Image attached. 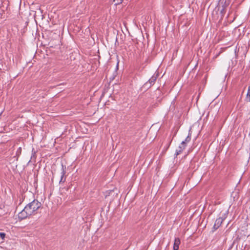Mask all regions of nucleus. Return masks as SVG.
<instances>
[{
  "mask_svg": "<svg viewBox=\"0 0 250 250\" xmlns=\"http://www.w3.org/2000/svg\"><path fill=\"white\" fill-rule=\"evenodd\" d=\"M225 219V217L224 218L223 217H219L217 218L214 223L213 226V229L215 230H216L222 224L223 220Z\"/></svg>",
  "mask_w": 250,
  "mask_h": 250,
  "instance_id": "4",
  "label": "nucleus"
},
{
  "mask_svg": "<svg viewBox=\"0 0 250 250\" xmlns=\"http://www.w3.org/2000/svg\"><path fill=\"white\" fill-rule=\"evenodd\" d=\"M158 75L152 76L149 80L144 84V87L146 88H149L154 84L157 78Z\"/></svg>",
  "mask_w": 250,
  "mask_h": 250,
  "instance_id": "2",
  "label": "nucleus"
},
{
  "mask_svg": "<svg viewBox=\"0 0 250 250\" xmlns=\"http://www.w3.org/2000/svg\"><path fill=\"white\" fill-rule=\"evenodd\" d=\"M5 236V234L3 232H0V236L1 237L2 239H4Z\"/></svg>",
  "mask_w": 250,
  "mask_h": 250,
  "instance_id": "11",
  "label": "nucleus"
},
{
  "mask_svg": "<svg viewBox=\"0 0 250 250\" xmlns=\"http://www.w3.org/2000/svg\"><path fill=\"white\" fill-rule=\"evenodd\" d=\"M123 0H117V2L115 3V4H119L122 2ZM116 0H113V1L115 2Z\"/></svg>",
  "mask_w": 250,
  "mask_h": 250,
  "instance_id": "10",
  "label": "nucleus"
},
{
  "mask_svg": "<svg viewBox=\"0 0 250 250\" xmlns=\"http://www.w3.org/2000/svg\"><path fill=\"white\" fill-rule=\"evenodd\" d=\"M186 145H180L178 148L176 150V155L177 156L180 154L182 151L185 148Z\"/></svg>",
  "mask_w": 250,
  "mask_h": 250,
  "instance_id": "7",
  "label": "nucleus"
},
{
  "mask_svg": "<svg viewBox=\"0 0 250 250\" xmlns=\"http://www.w3.org/2000/svg\"><path fill=\"white\" fill-rule=\"evenodd\" d=\"M65 167H64V166L63 165H62V172H61V180L60 181V184L62 183H64L65 181V178L64 177L65 173H66V171H65Z\"/></svg>",
  "mask_w": 250,
  "mask_h": 250,
  "instance_id": "5",
  "label": "nucleus"
},
{
  "mask_svg": "<svg viewBox=\"0 0 250 250\" xmlns=\"http://www.w3.org/2000/svg\"><path fill=\"white\" fill-rule=\"evenodd\" d=\"M42 206V203L37 200H34L31 203L28 204L25 207V210L28 213L31 215L34 214L35 212L40 208Z\"/></svg>",
  "mask_w": 250,
  "mask_h": 250,
  "instance_id": "1",
  "label": "nucleus"
},
{
  "mask_svg": "<svg viewBox=\"0 0 250 250\" xmlns=\"http://www.w3.org/2000/svg\"><path fill=\"white\" fill-rule=\"evenodd\" d=\"M190 140H191V137H190V134H189L188 135L186 138V139L184 141L182 142L181 145H186V144L187 143L189 142L190 141Z\"/></svg>",
  "mask_w": 250,
  "mask_h": 250,
  "instance_id": "8",
  "label": "nucleus"
},
{
  "mask_svg": "<svg viewBox=\"0 0 250 250\" xmlns=\"http://www.w3.org/2000/svg\"><path fill=\"white\" fill-rule=\"evenodd\" d=\"M1 63V61L0 60V63Z\"/></svg>",
  "mask_w": 250,
  "mask_h": 250,
  "instance_id": "14",
  "label": "nucleus"
},
{
  "mask_svg": "<svg viewBox=\"0 0 250 250\" xmlns=\"http://www.w3.org/2000/svg\"><path fill=\"white\" fill-rule=\"evenodd\" d=\"M223 7L222 9L221 10V13H223L224 12V10H225V7H224V6H223Z\"/></svg>",
  "mask_w": 250,
  "mask_h": 250,
  "instance_id": "12",
  "label": "nucleus"
},
{
  "mask_svg": "<svg viewBox=\"0 0 250 250\" xmlns=\"http://www.w3.org/2000/svg\"><path fill=\"white\" fill-rule=\"evenodd\" d=\"M180 240L179 238H176L175 239L173 249L174 250H178L179 249V246L180 244Z\"/></svg>",
  "mask_w": 250,
  "mask_h": 250,
  "instance_id": "6",
  "label": "nucleus"
},
{
  "mask_svg": "<svg viewBox=\"0 0 250 250\" xmlns=\"http://www.w3.org/2000/svg\"><path fill=\"white\" fill-rule=\"evenodd\" d=\"M246 100L247 101L250 102V85L249 86L247 96L246 97Z\"/></svg>",
  "mask_w": 250,
  "mask_h": 250,
  "instance_id": "9",
  "label": "nucleus"
},
{
  "mask_svg": "<svg viewBox=\"0 0 250 250\" xmlns=\"http://www.w3.org/2000/svg\"><path fill=\"white\" fill-rule=\"evenodd\" d=\"M30 215H31V214L28 213V212L25 210V208L24 207L23 210L19 213L18 217L19 219L22 220L26 218Z\"/></svg>",
  "mask_w": 250,
  "mask_h": 250,
  "instance_id": "3",
  "label": "nucleus"
},
{
  "mask_svg": "<svg viewBox=\"0 0 250 250\" xmlns=\"http://www.w3.org/2000/svg\"><path fill=\"white\" fill-rule=\"evenodd\" d=\"M35 155V152L34 151L32 154V156L31 157V159H32V157H34Z\"/></svg>",
  "mask_w": 250,
  "mask_h": 250,
  "instance_id": "13",
  "label": "nucleus"
}]
</instances>
